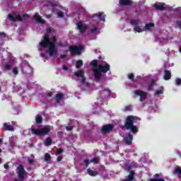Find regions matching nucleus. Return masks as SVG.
<instances>
[{
  "label": "nucleus",
  "mask_w": 181,
  "mask_h": 181,
  "mask_svg": "<svg viewBox=\"0 0 181 181\" xmlns=\"http://www.w3.org/2000/svg\"><path fill=\"white\" fill-rule=\"evenodd\" d=\"M156 94H163V88L161 87L160 89L156 90Z\"/></svg>",
  "instance_id": "473e14b6"
},
{
  "label": "nucleus",
  "mask_w": 181,
  "mask_h": 181,
  "mask_svg": "<svg viewBox=\"0 0 181 181\" xmlns=\"http://www.w3.org/2000/svg\"><path fill=\"white\" fill-rule=\"evenodd\" d=\"M4 127L6 129V131H14L13 127L11 126L10 124H8V123H4Z\"/></svg>",
  "instance_id": "412c9836"
},
{
  "label": "nucleus",
  "mask_w": 181,
  "mask_h": 181,
  "mask_svg": "<svg viewBox=\"0 0 181 181\" xmlns=\"http://www.w3.org/2000/svg\"><path fill=\"white\" fill-rule=\"evenodd\" d=\"M16 63V59L13 57H9L6 59L4 70H11Z\"/></svg>",
  "instance_id": "0eeeda50"
},
{
  "label": "nucleus",
  "mask_w": 181,
  "mask_h": 181,
  "mask_svg": "<svg viewBox=\"0 0 181 181\" xmlns=\"http://www.w3.org/2000/svg\"><path fill=\"white\" fill-rule=\"evenodd\" d=\"M131 25L134 27V32H137L138 33H141V32H144L145 30H152L153 28H155V24L153 23H149L146 24L144 27L142 26V22L139 20H132L130 21Z\"/></svg>",
  "instance_id": "7ed1b4c3"
},
{
  "label": "nucleus",
  "mask_w": 181,
  "mask_h": 181,
  "mask_svg": "<svg viewBox=\"0 0 181 181\" xmlns=\"http://www.w3.org/2000/svg\"><path fill=\"white\" fill-rule=\"evenodd\" d=\"M132 139H133L132 134H129V136L125 137L124 139V141L125 144H127V145H131V144H132Z\"/></svg>",
  "instance_id": "f3484780"
},
{
  "label": "nucleus",
  "mask_w": 181,
  "mask_h": 181,
  "mask_svg": "<svg viewBox=\"0 0 181 181\" xmlns=\"http://www.w3.org/2000/svg\"><path fill=\"white\" fill-rule=\"evenodd\" d=\"M95 16H98L100 21H102L103 22H105V15H104V12H101L99 13L94 14Z\"/></svg>",
  "instance_id": "a211bd4d"
},
{
  "label": "nucleus",
  "mask_w": 181,
  "mask_h": 181,
  "mask_svg": "<svg viewBox=\"0 0 181 181\" xmlns=\"http://www.w3.org/2000/svg\"><path fill=\"white\" fill-rule=\"evenodd\" d=\"M177 25H178V26H180V28L181 29V21H177Z\"/></svg>",
  "instance_id": "3c124183"
},
{
  "label": "nucleus",
  "mask_w": 181,
  "mask_h": 181,
  "mask_svg": "<svg viewBox=\"0 0 181 181\" xmlns=\"http://www.w3.org/2000/svg\"><path fill=\"white\" fill-rule=\"evenodd\" d=\"M131 110H132V107L131 105H127L124 107L123 111L127 112V111H131Z\"/></svg>",
  "instance_id": "7c9ffc66"
},
{
  "label": "nucleus",
  "mask_w": 181,
  "mask_h": 181,
  "mask_svg": "<svg viewBox=\"0 0 181 181\" xmlns=\"http://www.w3.org/2000/svg\"><path fill=\"white\" fill-rule=\"evenodd\" d=\"M41 57H43L44 59H45V60L47 59V58L46 57V55L43 53L41 54Z\"/></svg>",
  "instance_id": "a18cd8bd"
},
{
  "label": "nucleus",
  "mask_w": 181,
  "mask_h": 181,
  "mask_svg": "<svg viewBox=\"0 0 181 181\" xmlns=\"http://www.w3.org/2000/svg\"><path fill=\"white\" fill-rule=\"evenodd\" d=\"M25 18H28V14L21 16L16 13H12L8 16V19H9V21H11L12 22H16L18 21L21 22Z\"/></svg>",
  "instance_id": "423d86ee"
},
{
  "label": "nucleus",
  "mask_w": 181,
  "mask_h": 181,
  "mask_svg": "<svg viewBox=\"0 0 181 181\" xmlns=\"http://www.w3.org/2000/svg\"><path fill=\"white\" fill-rule=\"evenodd\" d=\"M52 92H49V93H47L48 97H52Z\"/></svg>",
  "instance_id": "4d7b16f0"
},
{
  "label": "nucleus",
  "mask_w": 181,
  "mask_h": 181,
  "mask_svg": "<svg viewBox=\"0 0 181 181\" xmlns=\"http://www.w3.org/2000/svg\"><path fill=\"white\" fill-rule=\"evenodd\" d=\"M175 83H176L177 86H180V84H181V79L179 78H177L175 79Z\"/></svg>",
  "instance_id": "72a5a7b5"
},
{
  "label": "nucleus",
  "mask_w": 181,
  "mask_h": 181,
  "mask_svg": "<svg viewBox=\"0 0 181 181\" xmlns=\"http://www.w3.org/2000/svg\"><path fill=\"white\" fill-rule=\"evenodd\" d=\"M77 26H78V29L80 30V32H81L82 33L83 32H86V29L87 28V26L83 24L81 21H79L77 23Z\"/></svg>",
  "instance_id": "ddd939ff"
},
{
  "label": "nucleus",
  "mask_w": 181,
  "mask_h": 181,
  "mask_svg": "<svg viewBox=\"0 0 181 181\" xmlns=\"http://www.w3.org/2000/svg\"><path fill=\"white\" fill-rule=\"evenodd\" d=\"M110 94H111V92H110V90H108V89H105V90H103L102 93H101V95H104L105 98L106 97H110Z\"/></svg>",
  "instance_id": "aec40b11"
},
{
  "label": "nucleus",
  "mask_w": 181,
  "mask_h": 181,
  "mask_svg": "<svg viewBox=\"0 0 181 181\" xmlns=\"http://www.w3.org/2000/svg\"><path fill=\"white\" fill-rule=\"evenodd\" d=\"M56 36L52 35L50 38L47 35H45L43 40L40 42L38 50L42 52L43 49H46V52L48 53L50 57H54L57 55V49L55 46Z\"/></svg>",
  "instance_id": "f257e3e1"
},
{
  "label": "nucleus",
  "mask_w": 181,
  "mask_h": 181,
  "mask_svg": "<svg viewBox=\"0 0 181 181\" xmlns=\"http://www.w3.org/2000/svg\"><path fill=\"white\" fill-rule=\"evenodd\" d=\"M66 128L67 131H71V129H73V127H71V126H67Z\"/></svg>",
  "instance_id": "a19ab883"
},
{
  "label": "nucleus",
  "mask_w": 181,
  "mask_h": 181,
  "mask_svg": "<svg viewBox=\"0 0 181 181\" xmlns=\"http://www.w3.org/2000/svg\"><path fill=\"white\" fill-rule=\"evenodd\" d=\"M25 171L23 165H18L17 168V175L18 176L19 181L23 180V179L25 178Z\"/></svg>",
  "instance_id": "1a4fd4ad"
},
{
  "label": "nucleus",
  "mask_w": 181,
  "mask_h": 181,
  "mask_svg": "<svg viewBox=\"0 0 181 181\" xmlns=\"http://www.w3.org/2000/svg\"><path fill=\"white\" fill-rule=\"evenodd\" d=\"M62 59H66V55H61Z\"/></svg>",
  "instance_id": "bf43d9fd"
},
{
  "label": "nucleus",
  "mask_w": 181,
  "mask_h": 181,
  "mask_svg": "<svg viewBox=\"0 0 181 181\" xmlns=\"http://www.w3.org/2000/svg\"><path fill=\"white\" fill-rule=\"evenodd\" d=\"M83 66V60L79 59L76 62V69H80Z\"/></svg>",
  "instance_id": "cd10ccee"
},
{
  "label": "nucleus",
  "mask_w": 181,
  "mask_h": 181,
  "mask_svg": "<svg viewBox=\"0 0 181 181\" xmlns=\"http://www.w3.org/2000/svg\"><path fill=\"white\" fill-rule=\"evenodd\" d=\"M177 12H178V13H181V8H177Z\"/></svg>",
  "instance_id": "6e6d98bb"
},
{
  "label": "nucleus",
  "mask_w": 181,
  "mask_h": 181,
  "mask_svg": "<svg viewBox=\"0 0 181 181\" xmlns=\"http://www.w3.org/2000/svg\"><path fill=\"white\" fill-rule=\"evenodd\" d=\"M8 166L9 165H8V163L4 164V168L5 169H8Z\"/></svg>",
  "instance_id": "603ef678"
},
{
  "label": "nucleus",
  "mask_w": 181,
  "mask_h": 181,
  "mask_svg": "<svg viewBox=\"0 0 181 181\" xmlns=\"http://www.w3.org/2000/svg\"><path fill=\"white\" fill-rule=\"evenodd\" d=\"M52 30H52L51 28H47V33H50V32H52Z\"/></svg>",
  "instance_id": "8fccbe9b"
},
{
  "label": "nucleus",
  "mask_w": 181,
  "mask_h": 181,
  "mask_svg": "<svg viewBox=\"0 0 181 181\" xmlns=\"http://www.w3.org/2000/svg\"><path fill=\"white\" fill-rule=\"evenodd\" d=\"M112 128H114V126L111 124L105 125L102 128V132H103V134H108V132L112 131Z\"/></svg>",
  "instance_id": "f8f14e48"
},
{
  "label": "nucleus",
  "mask_w": 181,
  "mask_h": 181,
  "mask_svg": "<svg viewBox=\"0 0 181 181\" xmlns=\"http://www.w3.org/2000/svg\"><path fill=\"white\" fill-rule=\"evenodd\" d=\"M148 90H153V88H152V85H149L148 86Z\"/></svg>",
  "instance_id": "09e8293b"
},
{
  "label": "nucleus",
  "mask_w": 181,
  "mask_h": 181,
  "mask_svg": "<svg viewBox=\"0 0 181 181\" xmlns=\"http://www.w3.org/2000/svg\"><path fill=\"white\" fill-rule=\"evenodd\" d=\"M0 37H5V33H0Z\"/></svg>",
  "instance_id": "49530a36"
},
{
  "label": "nucleus",
  "mask_w": 181,
  "mask_h": 181,
  "mask_svg": "<svg viewBox=\"0 0 181 181\" xmlns=\"http://www.w3.org/2000/svg\"><path fill=\"white\" fill-rule=\"evenodd\" d=\"M7 84L8 82L6 81L0 82V93H4V91H6Z\"/></svg>",
  "instance_id": "4468645a"
},
{
  "label": "nucleus",
  "mask_w": 181,
  "mask_h": 181,
  "mask_svg": "<svg viewBox=\"0 0 181 181\" xmlns=\"http://www.w3.org/2000/svg\"><path fill=\"white\" fill-rule=\"evenodd\" d=\"M146 92L140 90H136L134 93V97H140V101H145L147 97Z\"/></svg>",
  "instance_id": "6e6552de"
},
{
  "label": "nucleus",
  "mask_w": 181,
  "mask_h": 181,
  "mask_svg": "<svg viewBox=\"0 0 181 181\" xmlns=\"http://www.w3.org/2000/svg\"><path fill=\"white\" fill-rule=\"evenodd\" d=\"M87 172L90 176H97V175H98V173L96 170H93L90 168L87 170Z\"/></svg>",
  "instance_id": "6ab92c4d"
},
{
  "label": "nucleus",
  "mask_w": 181,
  "mask_h": 181,
  "mask_svg": "<svg viewBox=\"0 0 181 181\" xmlns=\"http://www.w3.org/2000/svg\"><path fill=\"white\" fill-rule=\"evenodd\" d=\"M82 47L81 46H71L69 47V50L71 54H80L81 53Z\"/></svg>",
  "instance_id": "9b49d317"
},
{
  "label": "nucleus",
  "mask_w": 181,
  "mask_h": 181,
  "mask_svg": "<svg viewBox=\"0 0 181 181\" xmlns=\"http://www.w3.org/2000/svg\"><path fill=\"white\" fill-rule=\"evenodd\" d=\"M174 174L175 175H178V177H181V168H177L174 170Z\"/></svg>",
  "instance_id": "393cba45"
},
{
  "label": "nucleus",
  "mask_w": 181,
  "mask_h": 181,
  "mask_svg": "<svg viewBox=\"0 0 181 181\" xmlns=\"http://www.w3.org/2000/svg\"><path fill=\"white\" fill-rule=\"evenodd\" d=\"M132 180H134V173H131L129 175L127 179H126V180H124L123 181H132Z\"/></svg>",
  "instance_id": "c85d7f7f"
},
{
  "label": "nucleus",
  "mask_w": 181,
  "mask_h": 181,
  "mask_svg": "<svg viewBox=\"0 0 181 181\" xmlns=\"http://www.w3.org/2000/svg\"><path fill=\"white\" fill-rule=\"evenodd\" d=\"M64 95H63V93H58L56 95V101L57 103H59V101H60L62 100V98H63Z\"/></svg>",
  "instance_id": "a878e982"
},
{
  "label": "nucleus",
  "mask_w": 181,
  "mask_h": 181,
  "mask_svg": "<svg viewBox=\"0 0 181 181\" xmlns=\"http://www.w3.org/2000/svg\"><path fill=\"white\" fill-rule=\"evenodd\" d=\"M35 121L37 124H42V122L43 121L42 119V117L40 115H37L35 117Z\"/></svg>",
  "instance_id": "c756f323"
},
{
  "label": "nucleus",
  "mask_w": 181,
  "mask_h": 181,
  "mask_svg": "<svg viewBox=\"0 0 181 181\" xmlns=\"http://www.w3.org/2000/svg\"><path fill=\"white\" fill-rule=\"evenodd\" d=\"M92 163H98V158H94L90 160Z\"/></svg>",
  "instance_id": "e433bc0d"
},
{
  "label": "nucleus",
  "mask_w": 181,
  "mask_h": 181,
  "mask_svg": "<svg viewBox=\"0 0 181 181\" xmlns=\"http://www.w3.org/2000/svg\"><path fill=\"white\" fill-rule=\"evenodd\" d=\"M2 144V139H0V145Z\"/></svg>",
  "instance_id": "0e129e2a"
},
{
  "label": "nucleus",
  "mask_w": 181,
  "mask_h": 181,
  "mask_svg": "<svg viewBox=\"0 0 181 181\" xmlns=\"http://www.w3.org/2000/svg\"><path fill=\"white\" fill-rule=\"evenodd\" d=\"M152 83H155V81H156V80H153V79H152Z\"/></svg>",
  "instance_id": "e2e57ef3"
},
{
  "label": "nucleus",
  "mask_w": 181,
  "mask_h": 181,
  "mask_svg": "<svg viewBox=\"0 0 181 181\" xmlns=\"http://www.w3.org/2000/svg\"><path fill=\"white\" fill-rule=\"evenodd\" d=\"M128 77H129V78L130 80H132V78H134V74H129Z\"/></svg>",
  "instance_id": "79ce46f5"
},
{
  "label": "nucleus",
  "mask_w": 181,
  "mask_h": 181,
  "mask_svg": "<svg viewBox=\"0 0 181 181\" xmlns=\"http://www.w3.org/2000/svg\"><path fill=\"white\" fill-rule=\"evenodd\" d=\"M156 9H158V11H163L165 8V4L163 3H156L154 4Z\"/></svg>",
  "instance_id": "dca6fc26"
},
{
  "label": "nucleus",
  "mask_w": 181,
  "mask_h": 181,
  "mask_svg": "<svg viewBox=\"0 0 181 181\" xmlns=\"http://www.w3.org/2000/svg\"><path fill=\"white\" fill-rule=\"evenodd\" d=\"M84 163L86 164V166H88L90 163L88 162V160H84Z\"/></svg>",
  "instance_id": "37998d69"
},
{
  "label": "nucleus",
  "mask_w": 181,
  "mask_h": 181,
  "mask_svg": "<svg viewBox=\"0 0 181 181\" xmlns=\"http://www.w3.org/2000/svg\"><path fill=\"white\" fill-rule=\"evenodd\" d=\"M31 132L34 135H40L42 136L47 135L50 132V127H45L40 129H36V126H32Z\"/></svg>",
  "instance_id": "39448f33"
},
{
  "label": "nucleus",
  "mask_w": 181,
  "mask_h": 181,
  "mask_svg": "<svg viewBox=\"0 0 181 181\" xmlns=\"http://www.w3.org/2000/svg\"><path fill=\"white\" fill-rule=\"evenodd\" d=\"M13 73L15 76H18V68L16 67L13 69Z\"/></svg>",
  "instance_id": "f704fd0d"
},
{
  "label": "nucleus",
  "mask_w": 181,
  "mask_h": 181,
  "mask_svg": "<svg viewBox=\"0 0 181 181\" xmlns=\"http://www.w3.org/2000/svg\"><path fill=\"white\" fill-rule=\"evenodd\" d=\"M62 69H63V70H67V66H66L64 65V66H62Z\"/></svg>",
  "instance_id": "864d4df0"
},
{
  "label": "nucleus",
  "mask_w": 181,
  "mask_h": 181,
  "mask_svg": "<svg viewBox=\"0 0 181 181\" xmlns=\"http://www.w3.org/2000/svg\"><path fill=\"white\" fill-rule=\"evenodd\" d=\"M57 16L58 18H63V16H64V14L62 12H58Z\"/></svg>",
  "instance_id": "c9c22d12"
},
{
  "label": "nucleus",
  "mask_w": 181,
  "mask_h": 181,
  "mask_svg": "<svg viewBox=\"0 0 181 181\" xmlns=\"http://www.w3.org/2000/svg\"><path fill=\"white\" fill-rule=\"evenodd\" d=\"M98 30V29L97 28H93L91 30L92 33H97V31Z\"/></svg>",
  "instance_id": "ea45409f"
},
{
  "label": "nucleus",
  "mask_w": 181,
  "mask_h": 181,
  "mask_svg": "<svg viewBox=\"0 0 181 181\" xmlns=\"http://www.w3.org/2000/svg\"><path fill=\"white\" fill-rule=\"evenodd\" d=\"M91 64L93 66V76L98 81L101 80V73H107V71H110V64H107L105 62L98 64L96 60H93Z\"/></svg>",
  "instance_id": "f03ea898"
},
{
  "label": "nucleus",
  "mask_w": 181,
  "mask_h": 181,
  "mask_svg": "<svg viewBox=\"0 0 181 181\" xmlns=\"http://www.w3.org/2000/svg\"><path fill=\"white\" fill-rule=\"evenodd\" d=\"M59 46H62V43H59Z\"/></svg>",
  "instance_id": "69168bd1"
},
{
  "label": "nucleus",
  "mask_w": 181,
  "mask_h": 181,
  "mask_svg": "<svg viewBox=\"0 0 181 181\" xmlns=\"http://www.w3.org/2000/svg\"><path fill=\"white\" fill-rule=\"evenodd\" d=\"M13 114H15V115L18 114V109H14Z\"/></svg>",
  "instance_id": "de8ad7c7"
},
{
  "label": "nucleus",
  "mask_w": 181,
  "mask_h": 181,
  "mask_svg": "<svg viewBox=\"0 0 181 181\" xmlns=\"http://www.w3.org/2000/svg\"><path fill=\"white\" fill-rule=\"evenodd\" d=\"M15 139H16V137L15 136H11L9 139L10 146H11V148H13V146H15Z\"/></svg>",
  "instance_id": "b1692460"
},
{
  "label": "nucleus",
  "mask_w": 181,
  "mask_h": 181,
  "mask_svg": "<svg viewBox=\"0 0 181 181\" xmlns=\"http://www.w3.org/2000/svg\"><path fill=\"white\" fill-rule=\"evenodd\" d=\"M46 18H47V19H49V18H52V16L51 15H47Z\"/></svg>",
  "instance_id": "052dcab7"
},
{
  "label": "nucleus",
  "mask_w": 181,
  "mask_h": 181,
  "mask_svg": "<svg viewBox=\"0 0 181 181\" xmlns=\"http://www.w3.org/2000/svg\"><path fill=\"white\" fill-rule=\"evenodd\" d=\"M74 76L76 77H78V81H80L81 84H84L86 81V76H84V71L83 70H79L77 72H74Z\"/></svg>",
  "instance_id": "9d476101"
},
{
  "label": "nucleus",
  "mask_w": 181,
  "mask_h": 181,
  "mask_svg": "<svg viewBox=\"0 0 181 181\" xmlns=\"http://www.w3.org/2000/svg\"><path fill=\"white\" fill-rule=\"evenodd\" d=\"M29 163H33V162H35L33 160H28Z\"/></svg>",
  "instance_id": "13d9d810"
},
{
  "label": "nucleus",
  "mask_w": 181,
  "mask_h": 181,
  "mask_svg": "<svg viewBox=\"0 0 181 181\" xmlns=\"http://www.w3.org/2000/svg\"><path fill=\"white\" fill-rule=\"evenodd\" d=\"M170 77H172V75L170 74V71H165L164 80H170Z\"/></svg>",
  "instance_id": "4be33fe9"
},
{
  "label": "nucleus",
  "mask_w": 181,
  "mask_h": 181,
  "mask_svg": "<svg viewBox=\"0 0 181 181\" xmlns=\"http://www.w3.org/2000/svg\"><path fill=\"white\" fill-rule=\"evenodd\" d=\"M1 152H2V149L0 148V153H1Z\"/></svg>",
  "instance_id": "338daca9"
},
{
  "label": "nucleus",
  "mask_w": 181,
  "mask_h": 181,
  "mask_svg": "<svg viewBox=\"0 0 181 181\" xmlns=\"http://www.w3.org/2000/svg\"><path fill=\"white\" fill-rule=\"evenodd\" d=\"M34 19H35L36 22H37V23H45V20H43L42 18V17L39 15V13H35L34 15Z\"/></svg>",
  "instance_id": "2eb2a0df"
},
{
  "label": "nucleus",
  "mask_w": 181,
  "mask_h": 181,
  "mask_svg": "<svg viewBox=\"0 0 181 181\" xmlns=\"http://www.w3.org/2000/svg\"><path fill=\"white\" fill-rule=\"evenodd\" d=\"M50 159H51L50 154L46 153V154L45 155V162H49V161H50Z\"/></svg>",
  "instance_id": "2f4dec72"
},
{
  "label": "nucleus",
  "mask_w": 181,
  "mask_h": 181,
  "mask_svg": "<svg viewBox=\"0 0 181 181\" xmlns=\"http://www.w3.org/2000/svg\"><path fill=\"white\" fill-rule=\"evenodd\" d=\"M62 152H63V149L59 148V149L57 151L56 155H60V153H62Z\"/></svg>",
  "instance_id": "58836bf2"
},
{
  "label": "nucleus",
  "mask_w": 181,
  "mask_h": 181,
  "mask_svg": "<svg viewBox=\"0 0 181 181\" xmlns=\"http://www.w3.org/2000/svg\"><path fill=\"white\" fill-rule=\"evenodd\" d=\"M63 159V157H62V156H59L58 158H57V162H61V160Z\"/></svg>",
  "instance_id": "c03bdc74"
},
{
  "label": "nucleus",
  "mask_w": 181,
  "mask_h": 181,
  "mask_svg": "<svg viewBox=\"0 0 181 181\" xmlns=\"http://www.w3.org/2000/svg\"><path fill=\"white\" fill-rule=\"evenodd\" d=\"M155 177H159V174H156Z\"/></svg>",
  "instance_id": "680f3d73"
},
{
  "label": "nucleus",
  "mask_w": 181,
  "mask_h": 181,
  "mask_svg": "<svg viewBox=\"0 0 181 181\" xmlns=\"http://www.w3.org/2000/svg\"><path fill=\"white\" fill-rule=\"evenodd\" d=\"M119 5H131V0H119Z\"/></svg>",
  "instance_id": "5701e85b"
},
{
  "label": "nucleus",
  "mask_w": 181,
  "mask_h": 181,
  "mask_svg": "<svg viewBox=\"0 0 181 181\" xmlns=\"http://www.w3.org/2000/svg\"><path fill=\"white\" fill-rule=\"evenodd\" d=\"M135 119L141 121V118L139 117L129 116L127 117L125 122V127L127 128V129H130V131H132V132H133L134 134H136V132H138V127L134 125Z\"/></svg>",
  "instance_id": "20e7f679"
},
{
  "label": "nucleus",
  "mask_w": 181,
  "mask_h": 181,
  "mask_svg": "<svg viewBox=\"0 0 181 181\" xmlns=\"http://www.w3.org/2000/svg\"><path fill=\"white\" fill-rule=\"evenodd\" d=\"M160 43H168V40H165V38H161L160 40Z\"/></svg>",
  "instance_id": "4c0bfd02"
},
{
  "label": "nucleus",
  "mask_w": 181,
  "mask_h": 181,
  "mask_svg": "<svg viewBox=\"0 0 181 181\" xmlns=\"http://www.w3.org/2000/svg\"><path fill=\"white\" fill-rule=\"evenodd\" d=\"M131 169H132V167H131V166H128V167L127 168V170H131Z\"/></svg>",
  "instance_id": "5fc2aeb1"
},
{
  "label": "nucleus",
  "mask_w": 181,
  "mask_h": 181,
  "mask_svg": "<svg viewBox=\"0 0 181 181\" xmlns=\"http://www.w3.org/2000/svg\"><path fill=\"white\" fill-rule=\"evenodd\" d=\"M45 146H50L52 144V139L49 137L47 138L46 140L45 141Z\"/></svg>",
  "instance_id": "bb28decb"
},
{
  "label": "nucleus",
  "mask_w": 181,
  "mask_h": 181,
  "mask_svg": "<svg viewBox=\"0 0 181 181\" xmlns=\"http://www.w3.org/2000/svg\"><path fill=\"white\" fill-rule=\"evenodd\" d=\"M2 162V160L0 158V163Z\"/></svg>",
  "instance_id": "774afa93"
}]
</instances>
